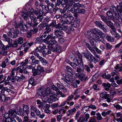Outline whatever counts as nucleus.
Masks as SVG:
<instances>
[{
    "mask_svg": "<svg viewBox=\"0 0 122 122\" xmlns=\"http://www.w3.org/2000/svg\"><path fill=\"white\" fill-rule=\"evenodd\" d=\"M21 15L22 17L24 18L25 20H27L28 19L29 14L28 12L26 13L24 12H22L21 13Z\"/></svg>",
    "mask_w": 122,
    "mask_h": 122,
    "instance_id": "nucleus-21",
    "label": "nucleus"
},
{
    "mask_svg": "<svg viewBox=\"0 0 122 122\" xmlns=\"http://www.w3.org/2000/svg\"><path fill=\"white\" fill-rule=\"evenodd\" d=\"M34 79L33 77L31 78L29 80V82L30 85L32 86H35L36 85V83L34 81Z\"/></svg>",
    "mask_w": 122,
    "mask_h": 122,
    "instance_id": "nucleus-37",
    "label": "nucleus"
},
{
    "mask_svg": "<svg viewBox=\"0 0 122 122\" xmlns=\"http://www.w3.org/2000/svg\"><path fill=\"white\" fill-rule=\"evenodd\" d=\"M37 93L41 97L42 96H43L44 94H46V92L45 90L42 88H40L37 90Z\"/></svg>",
    "mask_w": 122,
    "mask_h": 122,
    "instance_id": "nucleus-16",
    "label": "nucleus"
},
{
    "mask_svg": "<svg viewBox=\"0 0 122 122\" xmlns=\"http://www.w3.org/2000/svg\"><path fill=\"white\" fill-rule=\"evenodd\" d=\"M7 79L8 80H10L12 82H15V79L14 77H11L10 76H8L7 78Z\"/></svg>",
    "mask_w": 122,
    "mask_h": 122,
    "instance_id": "nucleus-49",
    "label": "nucleus"
},
{
    "mask_svg": "<svg viewBox=\"0 0 122 122\" xmlns=\"http://www.w3.org/2000/svg\"><path fill=\"white\" fill-rule=\"evenodd\" d=\"M3 36L4 38V40L8 42L10 47H11V46H12V39L8 38L7 35L5 34H3Z\"/></svg>",
    "mask_w": 122,
    "mask_h": 122,
    "instance_id": "nucleus-8",
    "label": "nucleus"
},
{
    "mask_svg": "<svg viewBox=\"0 0 122 122\" xmlns=\"http://www.w3.org/2000/svg\"><path fill=\"white\" fill-rule=\"evenodd\" d=\"M84 68L85 70L88 72H90L91 71L88 65H85Z\"/></svg>",
    "mask_w": 122,
    "mask_h": 122,
    "instance_id": "nucleus-61",
    "label": "nucleus"
},
{
    "mask_svg": "<svg viewBox=\"0 0 122 122\" xmlns=\"http://www.w3.org/2000/svg\"><path fill=\"white\" fill-rule=\"evenodd\" d=\"M37 69L38 70L40 71V72H43L44 71V70L43 67L41 66L40 65L37 66Z\"/></svg>",
    "mask_w": 122,
    "mask_h": 122,
    "instance_id": "nucleus-53",
    "label": "nucleus"
},
{
    "mask_svg": "<svg viewBox=\"0 0 122 122\" xmlns=\"http://www.w3.org/2000/svg\"><path fill=\"white\" fill-rule=\"evenodd\" d=\"M47 95L46 94H44L43 96H42L41 97V99L44 102L47 103L49 102V100L47 97Z\"/></svg>",
    "mask_w": 122,
    "mask_h": 122,
    "instance_id": "nucleus-22",
    "label": "nucleus"
},
{
    "mask_svg": "<svg viewBox=\"0 0 122 122\" xmlns=\"http://www.w3.org/2000/svg\"><path fill=\"white\" fill-rule=\"evenodd\" d=\"M117 9L119 13L121 15H122V3L120 2L119 5L117 6Z\"/></svg>",
    "mask_w": 122,
    "mask_h": 122,
    "instance_id": "nucleus-30",
    "label": "nucleus"
},
{
    "mask_svg": "<svg viewBox=\"0 0 122 122\" xmlns=\"http://www.w3.org/2000/svg\"><path fill=\"white\" fill-rule=\"evenodd\" d=\"M72 0H57L56 5L59 6L61 4V5L68 4L72 2Z\"/></svg>",
    "mask_w": 122,
    "mask_h": 122,
    "instance_id": "nucleus-5",
    "label": "nucleus"
},
{
    "mask_svg": "<svg viewBox=\"0 0 122 122\" xmlns=\"http://www.w3.org/2000/svg\"><path fill=\"white\" fill-rule=\"evenodd\" d=\"M61 47L59 45H57L54 47V49L53 51L58 53H60L61 52Z\"/></svg>",
    "mask_w": 122,
    "mask_h": 122,
    "instance_id": "nucleus-14",
    "label": "nucleus"
},
{
    "mask_svg": "<svg viewBox=\"0 0 122 122\" xmlns=\"http://www.w3.org/2000/svg\"><path fill=\"white\" fill-rule=\"evenodd\" d=\"M120 3H119V4ZM119 4L118 5H117V8L116 7H115L113 5H111L110 7V8L111 10L112 11L113 13H115V12H116V11H117L118 12V13L119 12L118 11V10H117V6L118 5H119Z\"/></svg>",
    "mask_w": 122,
    "mask_h": 122,
    "instance_id": "nucleus-28",
    "label": "nucleus"
},
{
    "mask_svg": "<svg viewBox=\"0 0 122 122\" xmlns=\"http://www.w3.org/2000/svg\"><path fill=\"white\" fill-rule=\"evenodd\" d=\"M67 8V10H70V11L72 13H74V12H76V9H75L72 5H70L69 6H66Z\"/></svg>",
    "mask_w": 122,
    "mask_h": 122,
    "instance_id": "nucleus-17",
    "label": "nucleus"
},
{
    "mask_svg": "<svg viewBox=\"0 0 122 122\" xmlns=\"http://www.w3.org/2000/svg\"><path fill=\"white\" fill-rule=\"evenodd\" d=\"M31 20H33V22L37 21V18L35 17V16L33 14H30L29 17Z\"/></svg>",
    "mask_w": 122,
    "mask_h": 122,
    "instance_id": "nucleus-40",
    "label": "nucleus"
},
{
    "mask_svg": "<svg viewBox=\"0 0 122 122\" xmlns=\"http://www.w3.org/2000/svg\"><path fill=\"white\" fill-rule=\"evenodd\" d=\"M44 30L45 31L44 33H47V34L49 33L51 30V28H50L49 26H46Z\"/></svg>",
    "mask_w": 122,
    "mask_h": 122,
    "instance_id": "nucleus-46",
    "label": "nucleus"
},
{
    "mask_svg": "<svg viewBox=\"0 0 122 122\" xmlns=\"http://www.w3.org/2000/svg\"><path fill=\"white\" fill-rule=\"evenodd\" d=\"M62 25L60 23H58L57 25H56L55 27L56 29H60L62 28Z\"/></svg>",
    "mask_w": 122,
    "mask_h": 122,
    "instance_id": "nucleus-57",
    "label": "nucleus"
},
{
    "mask_svg": "<svg viewBox=\"0 0 122 122\" xmlns=\"http://www.w3.org/2000/svg\"><path fill=\"white\" fill-rule=\"evenodd\" d=\"M77 62L78 64L77 65L79 66V67L83 66V61L82 60L80 61L78 60V61H77Z\"/></svg>",
    "mask_w": 122,
    "mask_h": 122,
    "instance_id": "nucleus-63",
    "label": "nucleus"
},
{
    "mask_svg": "<svg viewBox=\"0 0 122 122\" xmlns=\"http://www.w3.org/2000/svg\"><path fill=\"white\" fill-rule=\"evenodd\" d=\"M95 23L97 27L100 29L103 26H104V24H102V23L99 21H96L95 22Z\"/></svg>",
    "mask_w": 122,
    "mask_h": 122,
    "instance_id": "nucleus-36",
    "label": "nucleus"
},
{
    "mask_svg": "<svg viewBox=\"0 0 122 122\" xmlns=\"http://www.w3.org/2000/svg\"><path fill=\"white\" fill-rule=\"evenodd\" d=\"M10 116L8 112L5 113L4 114V117L5 119V121H7V120H9V117H10Z\"/></svg>",
    "mask_w": 122,
    "mask_h": 122,
    "instance_id": "nucleus-54",
    "label": "nucleus"
},
{
    "mask_svg": "<svg viewBox=\"0 0 122 122\" xmlns=\"http://www.w3.org/2000/svg\"><path fill=\"white\" fill-rule=\"evenodd\" d=\"M55 10H56L55 11H56L58 10L60 12L61 14H62L65 12L66 11H67V8L66 6L64 7L63 9H58L56 10L55 9Z\"/></svg>",
    "mask_w": 122,
    "mask_h": 122,
    "instance_id": "nucleus-41",
    "label": "nucleus"
},
{
    "mask_svg": "<svg viewBox=\"0 0 122 122\" xmlns=\"http://www.w3.org/2000/svg\"><path fill=\"white\" fill-rule=\"evenodd\" d=\"M108 26H109L111 29V30H116L114 25V24L111 21H110L107 24Z\"/></svg>",
    "mask_w": 122,
    "mask_h": 122,
    "instance_id": "nucleus-24",
    "label": "nucleus"
},
{
    "mask_svg": "<svg viewBox=\"0 0 122 122\" xmlns=\"http://www.w3.org/2000/svg\"><path fill=\"white\" fill-rule=\"evenodd\" d=\"M51 50L47 48L45 49L44 50V57L46 55H47L49 54H51Z\"/></svg>",
    "mask_w": 122,
    "mask_h": 122,
    "instance_id": "nucleus-43",
    "label": "nucleus"
},
{
    "mask_svg": "<svg viewBox=\"0 0 122 122\" xmlns=\"http://www.w3.org/2000/svg\"><path fill=\"white\" fill-rule=\"evenodd\" d=\"M90 32H91V33L90 34L89 36V37L92 38V39L94 38L97 41H101L103 43H105V41L102 37H99V36H97L95 34L93 33V31L91 32L90 31Z\"/></svg>",
    "mask_w": 122,
    "mask_h": 122,
    "instance_id": "nucleus-2",
    "label": "nucleus"
},
{
    "mask_svg": "<svg viewBox=\"0 0 122 122\" xmlns=\"http://www.w3.org/2000/svg\"><path fill=\"white\" fill-rule=\"evenodd\" d=\"M80 83V81L76 80L73 81L72 85L74 87H76L77 86V85L79 84Z\"/></svg>",
    "mask_w": 122,
    "mask_h": 122,
    "instance_id": "nucleus-31",
    "label": "nucleus"
},
{
    "mask_svg": "<svg viewBox=\"0 0 122 122\" xmlns=\"http://www.w3.org/2000/svg\"><path fill=\"white\" fill-rule=\"evenodd\" d=\"M66 69L65 71V72H70L72 74H74L75 71L70 66H66Z\"/></svg>",
    "mask_w": 122,
    "mask_h": 122,
    "instance_id": "nucleus-19",
    "label": "nucleus"
},
{
    "mask_svg": "<svg viewBox=\"0 0 122 122\" xmlns=\"http://www.w3.org/2000/svg\"><path fill=\"white\" fill-rule=\"evenodd\" d=\"M106 38L108 41L110 42H113L114 41V38L112 37L107 35L106 36Z\"/></svg>",
    "mask_w": 122,
    "mask_h": 122,
    "instance_id": "nucleus-32",
    "label": "nucleus"
},
{
    "mask_svg": "<svg viewBox=\"0 0 122 122\" xmlns=\"http://www.w3.org/2000/svg\"><path fill=\"white\" fill-rule=\"evenodd\" d=\"M106 14L107 16L111 20H112V19H113L114 18L113 14L110 11H107Z\"/></svg>",
    "mask_w": 122,
    "mask_h": 122,
    "instance_id": "nucleus-23",
    "label": "nucleus"
},
{
    "mask_svg": "<svg viewBox=\"0 0 122 122\" xmlns=\"http://www.w3.org/2000/svg\"><path fill=\"white\" fill-rule=\"evenodd\" d=\"M32 72L33 76H36L37 75H39L40 74V71L37 70V68L36 69L32 68Z\"/></svg>",
    "mask_w": 122,
    "mask_h": 122,
    "instance_id": "nucleus-27",
    "label": "nucleus"
},
{
    "mask_svg": "<svg viewBox=\"0 0 122 122\" xmlns=\"http://www.w3.org/2000/svg\"><path fill=\"white\" fill-rule=\"evenodd\" d=\"M95 40L94 38H93L90 39V44L93 49L94 48H95L96 47V43L97 42Z\"/></svg>",
    "mask_w": 122,
    "mask_h": 122,
    "instance_id": "nucleus-18",
    "label": "nucleus"
},
{
    "mask_svg": "<svg viewBox=\"0 0 122 122\" xmlns=\"http://www.w3.org/2000/svg\"><path fill=\"white\" fill-rule=\"evenodd\" d=\"M57 38V36L55 34L52 33L50 34H48L47 36L45 39L43 40L44 43H46L50 39L53 40Z\"/></svg>",
    "mask_w": 122,
    "mask_h": 122,
    "instance_id": "nucleus-4",
    "label": "nucleus"
},
{
    "mask_svg": "<svg viewBox=\"0 0 122 122\" xmlns=\"http://www.w3.org/2000/svg\"><path fill=\"white\" fill-rule=\"evenodd\" d=\"M39 60L43 65L46 66L48 63L46 60L43 57H42Z\"/></svg>",
    "mask_w": 122,
    "mask_h": 122,
    "instance_id": "nucleus-38",
    "label": "nucleus"
},
{
    "mask_svg": "<svg viewBox=\"0 0 122 122\" xmlns=\"http://www.w3.org/2000/svg\"><path fill=\"white\" fill-rule=\"evenodd\" d=\"M106 49L108 50H111L112 47V45L108 43H106L105 45Z\"/></svg>",
    "mask_w": 122,
    "mask_h": 122,
    "instance_id": "nucleus-51",
    "label": "nucleus"
},
{
    "mask_svg": "<svg viewBox=\"0 0 122 122\" xmlns=\"http://www.w3.org/2000/svg\"><path fill=\"white\" fill-rule=\"evenodd\" d=\"M77 122H84V117L83 116H81L79 119L77 120Z\"/></svg>",
    "mask_w": 122,
    "mask_h": 122,
    "instance_id": "nucleus-56",
    "label": "nucleus"
},
{
    "mask_svg": "<svg viewBox=\"0 0 122 122\" xmlns=\"http://www.w3.org/2000/svg\"><path fill=\"white\" fill-rule=\"evenodd\" d=\"M18 110V112H19V115L20 116H21L22 117L25 116H26V115L25 114V113L22 110V108L21 107H20L19 109H18L17 110Z\"/></svg>",
    "mask_w": 122,
    "mask_h": 122,
    "instance_id": "nucleus-33",
    "label": "nucleus"
},
{
    "mask_svg": "<svg viewBox=\"0 0 122 122\" xmlns=\"http://www.w3.org/2000/svg\"><path fill=\"white\" fill-rule=\"evenodd\" d=\"M76 12L78 13L83 14L85 12V9H80L78 8L76 9Z\"/></svg>",
    "mask_w": 122,
    "mask_h": 122,
    "instance_id": "nucleus-39",
    "label": "nucleus"
},
{
    "mask_svg": "<svg viewBox=\"0 0 122 122\" xmlns=\"http://www.w3.org/2000/svg\"><path fill=\"white\" fill-rule=\"evenodd\" d=\"M30 111H34L37 116L39 114L41 113L39 110L36 107L32 105H30Z\"/></svg>",
    "mask_w": 122,
    "mask_h": 122,
    "instance_id": "nucleus-7",
    "label": "nucleus"
},
{
    "mask_svg": "<svg viewBox=\"0 0 122 122\" xmlns=\"http://www.w3.org/2000/svg\"><path fill=\"white\" fill-rule=\"evenodd\" d=\"M14 25L16 29L20 28L21 30H23V31H25L26 30L24 28V23L22 21L20 22L19 23L15 22L14 23Z\"/></svg>",
    "mask_w": 122,
    "mask_h": 122,
    "instance_id": "nucleus-3",
    "label": "nucleus"
},
{
    "mask_svg": "<svg viewBox=\"0 0 122 122\" xmlns=\"http://www.w3.org/2000/svg\"><path fill=\"white\" fill-rule=\"evenodd\" d=\"M101 17L103 21L107 24L110 20L107 19L103 15H101Z\"/></svg>",
    "mask_w": 122,
    "mask_h": 122,
    "instance_id": "nucleus-47",
    "label": "nucleus"
},
{
    "mask_svg": "<svg viewBox=\"0 0 122 122\" xmlns=\"http://www.w3.org/2000/svg\"><path fill=\"white\" fill-rule=\"evenodd\" d=\"M92 58H90L89 62H92L93 61H99V59H96L92 55Z\"/></svg>",
    "mask_w": 122,
    "mask_h": 122,
    "instance_id": "nucleus-52",
    "label": "nucleus"
},
{
    "mask_svg": "<svg viewBox=\"0 0 122 122\" xmlns=\"http://www.w3.org/2000/svg\"><path fill=\"white\" fill-rule=\"evenodd\" d=\"M50 97V100L51 101L55 102L58 100V99L55 97L54 94L52 95Z\"/></svg>",
    "mask_w": 122,
    "mask_h": 122,
    "instance_id": "nucleus-44",
    "label": "nucleus"
},
{
    "mask_svg": "<svg viewBox=\"0 0 122 122\" xmlns=\"http://www.w3.org/2000/svg\"><path fill=\"white\" fill-rule=\"evenodd\" d=\"M46 42L48 44V48L53 51L54 49V47L52 43L51 42V41H47Z\"/></svg>",
    "mask_w": 122,
    "mask_h": 122,
    "instance_id": "nucleus-25",
    "label": "nucleus"
},
{
    "mask_svg": "<svg viewBox=\"0 0 122 122\" xmlns=\"http://www.w3.org/2000/svg\"><path fill=\"white\" fill-rule=\"evenodd\" d=\"M23 111L26 115L28 116L29 113V108L28 106L26 105L23 104Z\"/></svg>",
    "mask_w": 122,
    "mask_h": 122,
    "instance_id": "nucleus-13",
    "label": "nucleus"
},
{
    "mask_svg": "<svg viewBox=\"0 0 122 122\" xmlns=\"http://www.w3.org/2000/svg\"><path fill=\"white\" fill-rule=\"evenodd\" d=\"M20 33L19 30H17L13 32V35H12V36L11 38L14 39L16 38L18 36V34Z\"/></svg>",
    "mask_w": 122,
    "mask_h": 122,
    "instance_id": "nucleus-29",
    "label": "nucleus"
},
{
    "mask_svg": "<svg viewBox=\"0 0 122 122\" xmlns=\"http://www.w3.org/2000/svg\"><path fill=\"white\" fill-rule=\"evenodd\" d=\"M82 54L84 56V57L85 58H86L89 61L90 60L92 57V54L89 51L87 52V53L83 52Z\"/></svg>",
    "mask_w": 122,
    "mask_h": 122,
    "instance_id": "nucleus-11",
    "label": "nucleus"
},
{
    "mask_svg": "<svg viewBox=\"0 0 122 122\" xmlns=\"http://www.w3.org/2000/svg\"><path fill=\"white\" fill-rule=\"evenodd\" d=\"M3 102H5L6 100V98L5 95L4 94H2L0 95V100Z\"/></svg>",
    "mask_w": 122,
    "mask_h": 122,
    "instance_id": "nucleus-62",
    "label": "nucleus"
},
{
    "mask_svg": "<svg viewBox=\"0 0 122 122\" xmlns=\"http://www.w3.org/2000/svg\"><path fill=\"white\" fill-rule=\"evenodd\" d=\"M85 77V75L84 73L81 74L79 76V79L82 81H84V79Z\"/></svg>",
    "mask_w": 122,
    "mask_h": 122,
    "instance_id": "nucleus-55",
    "label": "nucleus"
},
{
    "mask_svg": "<svg viewBox=\"0 0 122 122\" xmlns=\"http://www.w3.org/2000/svg\"><path fill=\"white\" fill-rule=\"evenodd\" d=\"M102 85L104 87V89L106 91H109L111 87V84L109 83H103Z\"/></svg>",
    "mask_w": 122,
    "mask_h": 122,
    "instance_id": "nucleus-15",
    "label": "nucleus"
},
{
    "mask_svg": "<svg viewBox=\"0 0 122 122\" xmlns=\"http://www.w3.org/2000/svg\"><path fill=\"white\" fill-rule=\"evenodd\" d=\"M47 23L41 22V23L38 26H40L41 28H44L47 26Z\"/></svg>",
    "mask_w": 122,
    "mask_h": 122,
    "instance_id": "nucleus-48",
    "label": "nucleus"
},
{
    "mask_svg": "<svg viewBox=\"0 0 122 122\" xmlns=\"http://www.w3.org/2000/svg\"><path fill=\"white\" fill-rule=\"evenodd\" d=\"M114 13V15L115 16H114V18L113 19H112V21H113L115 20H117L118 19H120L121 18V17L119 15V13H117L116 12H115Z\"/></svg>",
    "mask_w": 122,
    "mask_h": 122,
    "instance_id": "nucleus-35",
    "label": "nucleus"
},
{
    "mask_svg": "<svg viewBox=\"0 0 122 122\" xmlns=\"http://www.w3.org/2000/svg\"><path fill=\"white\" fill-rule=\"evenodd\" d=\"M100 97L102 98L106 99L108 97H109V96L106 92H103L100 93Z\"/></svg>",
    "mask_w": 122,
    "mask_h": 122,
    "instance_id": "nucleus-26",
    "label": "nucleus"
},
{
    "mask_svg": "<svg viewBox=\"0 0 122 122\" xmlns=\"http://www.w3.org/2000/svg\"><path fill=\"white\" fill-rule=\"evenodd\" d=\"M46 94L47 96H49L50 97L55 94L54 92L50 89L49 87L47 88L46 89Z\"/></svg>",
    "mask_w": 122,
    "mask_h": 122,
    "instance_id": "nucleus-12",
    "label": "nucleus"
},
{
    "mask_svg": "<svg viewBox=\"0 0 122 122\" xmlns=\"http://www.w3.org/2000/svg\"><path fill=\"white\" fill-rule=\"evenodd\" d=\"M89 108H90L89 107V106H85L82 108V111L83 112V113H85L86 112H85L88 111Z\"/></svg>",
    "mask_w": 122,
    "mask_h": 122,
    "instance_id": "nucleus-59",
    "label": "nucleus"
},
{
    "mask_svg": "<svg viewBox=\"0 0 122 122\" xmlns=\"http://www.w3.org/2000/svg\"><path fill=\"white\" fill-rule=\"evenodd\" d=\"M57 95L59 97H64L65 96V95L63 94L62 92L60 90L57 91Z\"/></svg>",
    "mask_w": 122,
    "mask_h": 122,
    "instance_id": "nucleus-60",
    "label": "nucleus"
},
{
    "mask_svg": "<svg viewBox=\"0 0 122 122\" xmlns=\"http://www.w3.org/2000/svg\"><path fill=\"white\" fill-rule=\"evenodd\" d=\"M104 26H103L102 27L101 29L102 30L104 31L105 32H108L109 31L108 28L107 26L105 27Z\"/></svg>",
    "mask_w": 122,
    "mask_h": 122,
    "instance_id": "nucleus-58",
    "label": "nucleus"
},
{
    "mask_svg": "<svg viewBox=\"0 0 122 122\" xmlns=\"http://www.w3.org/2000/svg\"><path fill=\"white\" fill-rule=\"evenodd\" d=\"M8 112L9 113L10 116L11 117H15V115H19L18 110L17 111L15 109H10Z\"/></svg>",
    "mask_w": 122,
    "mask_h": 122,
    "instance_id": "nucleus-6",
    "label": "nucleus"
},
{
    "mask_svg": "<svg viewBox=\"0 0 122 122\" xmlns=\"http://www.w3.org/2000/svg\"><path fill=\"white\" fill-rule=\"evenodd\" d=\"M72 81V79L69 76H67L64 79V81L65 82H71Z\"/></svg>",
    "mask_w": 122,
    "mask_h": 122,
    "instance_id": "nucleus-45",
    "label": "nucleus"
},
{
    "mask_svg": "<svg viewBox=\"0 0 122 122\" xmlns=\"http://www.w3.org/2000/svg\"><path fill=\"white\" fill-rule=\"evenodd\" d=\"M85 45L86 47L92 53L94 52V49H93V48L89 44L86 43Z\"/></svg>",
    "mask_w": 122,
    "mask_h": 122,
    "instance_id": "nucleus-42",
    "label": "nucleus"
},
{
    "mask_svg": "<svg viewBox=\"0 0 122 122\" xmlns=\"http://www.w3.org/2000/svg\"><path fill=\"white\" fill-rule=\"evenodd\" d=\"M96 118L98 120H100L102 119V117L100 113L98 112L96 114Z\"/></svg>",
    "mask_w": 122,
    "mask_h": 122,
    "instance_id": "nucleus-50",
    "label": "nucleus"
},
{
    "mask_svg": "<svg viewBox=\"0 0 122 122\" xmlns=\"http://www.w3.org/2000/svg\"><path fill=\"white\" fill-rule=\"evenodd\" d=\"M54 33L57 36V37H58V36H62L64 34V32H63L62 29H56L54 31Z\"/></svg>",
    "mask_w": 122,
    "mask_h": 122,
    "instance_id": "nucleus-9",
    "label": "nucleus"
},
{
    "mask_svg": "<svg viewBox=\"0 0 122 122\" xmlns=\"http://www.w3.org/2000/svg\"><path fill=\"white\" fill-rule=\"evenodd\" d=\"M60 21L63 24H66L70 23L69 20L66 19H63L61 18L60 19Z\"/></svg>",
    "mask_w": 122,
    "mask_h": 122,
    "instance_id": "nucleus-34",
    "label": "nucleus"
},
{
    "mask_svg": "<svg viewBox=\"0 0 122 122\" xmlns=\"http://www.w3.org/2000/svg\"><path fill=\"white\" fill-rule=\"evenodd\" d=\"M93 32L97 36H101L104 34L102 31L96 28H94V30H93Z\"/></svg>",
    "mask_w": 122,
    "mask_h": 122,
    "instance_id": "nucleus-10",
    "label": "nucleus"
},
{
    "mask_svg": "<svg viewBox=\"0 0 122 122\" xmlns=\"http://www.w3.org/2000/svg\"><path fill=\"white\" fill-rule=\"evenodd\" d=\"M70 3L69 4H68L70 5H73V7L74 8L77 7V8L78 7H80L81 6V5L79 3H75L74 2V0H72V2Z\"/></svg>",
    "mask_w": 122,
    "mask_h": 122,
    "instance_id": "nucleus-20",
    "label": "nucleus"
},
{
    "mask_svg": "<svg viewBox=\"0 0 122 122\" xmlns=\"http://www.w3.org/2000/svg\"><path fill=\"white\" fill-rule=\"evenodd\" d=\"M23 39L22 37H20L19 38L17 41L18 44H21L23 43Z\"/></svg>",
    "mask_w": 122,
    "mask_h": 122,
    "instance_id": "nucleus-64",
    "label": "nucleus"
},
{
    "mask_svg": "<svg viewBox=\"0 0 122 122\" xmlns=\"http://www.w3.org/2000/svg\"><path fill=\"white\" fill-rule=\"evenodd\" d=\"M34 13L36 15L37 17H36L37 19H38L40 21H42V16H43V11H42L41 10L38 8H36L34 10L33 9Z\"/></svg>",
    "mask_w": 122,
    "mask_h": 122,
    "instance_id": "nucleus-1",
    "label": "nucleus"
}]
</instances>
